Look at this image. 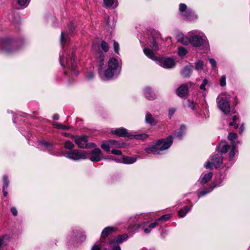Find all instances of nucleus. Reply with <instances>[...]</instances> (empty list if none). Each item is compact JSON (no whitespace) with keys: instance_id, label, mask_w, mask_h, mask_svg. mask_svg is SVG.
Wrapping results in <instances>:
<instances>
[{"instance_id":"c9c22d12","label":"nucleus","mask_w":250,"mask_h":250,"mask_svg":"<svg viewBox=\"0 0 250 250\" xmlns=\"http://www.w3.org/2000/svg\"><path fill=\"white\" fill-rule=\"evenodd\" d=\"M233 121L229 123V125L233 126L234 128L236 129L238 127V124H237V121L238 120V118L236 115H234L232 118Z\"/></svg>"},{"instance_id":"1a4fd4ad","label":"nucleus","mask_w":250,"mask_h":250,"mask_svg":"<svg viewBox=\"0 0 250 250\" xmlns=\"http://www.w3.org/2000/svg\"><path fill=\"white\" fill-rule=\"evenodd\" d=\"M62 155L74 161L85 159L89 157L88 154L83 150L74 149L72 151H62Z\"/></svg>"},{"instance_id":"4d7b16f0","label":"nucleus","mask_w":250,"mask_h":250,"mask_svg":"<svg viewBox=\"0 0 250 250\" xmlns=\"http://www.w3.org/2000/svg\"><path fill=\"white\" fill-rule=\"evenodd\" d=\"M3 195L6 197L8 193L5 190V189H3Z\"/></svg>"},{"instance_id":"f3484780","label":"nucleus","mask_w":250,"mask_h":250,"mask_svg":"<svg viewBox=\"0 0 250 250\" xmlns=\"http://www.w3.org/2000/svg\"><path fill=\"white\" fill-rule=\"evenodd\" d=\"M100 47L102 48V49L105 52H106L108 51L109 49V46L107 42H106L105 41H102L101 45H100L99 43H94L92 45V50L95 52V56H96V54L98 52H102L100 50Z\"/></svg>"},{"instance_id":"f8f14e48","label":"nucleus","mask_w":250,"mask_h":250,"mask_svg":"<svg viewBox=\"0 0 250 250\" xmlns=\"http://www.w3.org/2000/svg\"><path fill=\"white\" fill-rule=\"evenodd\" d=\"M127 238L126 234H123L118 236L116 240H112L109 243L111 250H121L119 244L122 243Z\"/></svg>"},{"instance_id":"a211bd4d","label":"nucleus","mask_w":250,"mask_h":250,"mask_svg":"<svg viewBox=\"0 0 250 250\" xmlns=\"http://www.w3.org/2000/svg\"><path fill=\"white\" fill-rule=\"evenodd\" d=\"M75 29L74 24L73 22H71L69 25V33L62 32L61 35V43L62 45L63 43L66 42L68 40V34L72 33Z\"/></svg>"},{"instance_id":"ea45409f","label":"nucleus","mask_w":250,"mask_h":250,"mask_svg":"<svg viewBox=\"0 0 250 250\" xmlns=\"http://www.w3.org/2000/svg\"><path fill=\"white\" fill-rule=\"evenodd\" d=\"M237 137V134L235 133L230 132L229 133L228 135V139L230 141L234 142L233 140L235 139H236Z\"/></svg>"},{"instance_id":"20e7f679","label":"nucleus","mask_w":250,"mask_h":250,"mask_svg":"<svg viewBox=\"0 0 250 250\" xmlns=\"http://www.w3.org/2000/svg\"><path fill=\"white\" fill-rule=\"evenodd\" d=\"M60 62L61 66L64 68L71 69L73 74L77 76L79 72L76 70L77 63L75 60V53L74 50L68 51H64L62 55L60 56Z\"/></svg>"},{"instance_id":"4c0bfd02","label":"nucleus","mask_w":250,"mask_h":250,"mask_svg":"<svg viewBox=\"0 0 250 250\" xmlns=\"http://www.w3.org/2000/svg\"><path fill=\"white\" fill-rule=\"evenodd\" d=\"M3 189H5L9 185V181L8 179V177L6 175H4L3 177Z\"/></svg>"},{"instance_id":"0eeeda50","label":"nucleus","mask_w":250,"mask_h":250,"mask_svg":"<svg viewBox=\"0 0 250 250\" xmlns=\"http://www.w3.org/2000/svg\"><path fill=\"white\" fill-rule=\"evenodd\" d=\"M230 98L229 94L224 93L220 94L216 99L218 107L226 114H228L230 112V108L229 103Z\"/></svg>"},{"instance_id":"5fc2aeb1","label":"nucleus","mask_w":250,"mask_h":250,"mask_svg":"<svg viewBox=\"0 0 250 250\" xmlns=\"http://www.w3.org/2000/svg\"><path fill=\"white\" fill-rule=\"evenodd\" d=\"M53 119L54 120H58L59 119V116L58 114H55L53 116Z\"/></svg>"},{"instance_id":"412c9836","label":"nucleus","mask_w":250,"mask_h":250,"mask_svg":"<svg viewBox=\"0 0 250 250\" xmlns=\"http://www.w3.org/2000/svg\"><path fill=\"white\" fill-rule=\"evenodd\" d=\"M230 146L226 142H221L216 148L217 150L222 154L226 153L229 149Z\"/></svg>"},{"instance_id":"f704fd0d","label":"nucleus","mask_w":250,"mask_h":250,"mask_svg":"<svg viewBox=\"0 0 250 250\" xmlns=\"http://www.w3.org/2000/svg\"><path fill=\"white\" fill-rule=\"evenodd\" d=\"M151 41L150 42L149 45L154 50H157L159 49V47L157 42L155 39L152 38L151 39Z\"/></svg>"},{"instance_id":"052dcab7","label":"nucleus","mask_w":250,"mask_h":250,"mask_svg":"<svg viewBox=\"0 0 250 250\" xmlns=\"http://www.w3.org/2000/svg\"><path fill=\"white\" fill-rule=\"evenodd\" d=\"M104 250H107V249H104Z\"/></svg>"},{"instance_id":"2f4dec72","label":"nucleus","mask_w":250,"mask_h":250,"mask_svg":"<svg viewBox=\"0 0 250 250\" xmlns=\"http://www.w3.org/2000/svg\"><path fill=\"white\" fill-rule=\"evenodd\" d=\"M64 147L67 149L70 150H72L74 148V145L73 143L70 142L69 140L66 141L64 143Z\"/></svg>"},{"instance_id":"8fccbe9b","label":"nucleus","mask_w":250,"mask_h":250,"mask_svg":"<svg viewBox=\"0 0 250 250\" xmlns=\"http://www.w3.org/2000/svg\"><path fill=\"white\" fill-rule=\"evenodd\" d=\"M175 111H176V109L174 108H171L169 109L168 115L170 118H171V116L174 114Z\"/></svg>"},{"instance_id":"de8ad7c7","label":"nucleus","mask_w":250,"mask_h":250,"mask_svg":"<svg viewBox=\"0 0 250 250\" xmlns=\"http://www.w3.org/2000/svg\"><path fill=\"white\" fill-rule=\"evenodd\" d=\"M208 61L211 64L212 67L214 68L216 66V62L214 59L209 58L208 59Z\"/></svg>"},{"instance_id":"49530a36","label":"nucleus","mask_w":250,"mask_h":250,"mask_svg":"<svg viewBox=\"0 0 250 250\" xmlns=\"http://www.w3.org/2000/svg\"><path fill=\"white\" fill-rule=\"evenodd\" d=\"M101 244H95L92 247L91 250H101Z\"/></svg>"},{"instance_id":"6ab92c4d","label":"nucleus","mask_w":250,"mask_h":250,"mask_svg":"<svg viewBox=\"0 0 250 250\" xmlns=\"http://www.w3.org/2000/svg\"><path fill=\"white\" fill-rule=\"evenodd\" d=\"M211 161L216 168L220 167L223 163V157L220 154H216L211 156Z\"/></svg>"},{"instance_id":"aec40b11","label":"nucleus","mask_w":250,"mask_h":250,"mask_svg":"<svg viewBox=\"0 0 250 250\" xmlns=\"http://www.w3.org/2000/svg\"><path fill=\"white\" fill-rule=\"evenodd\" d=\"M188 92V87L187 84H184L177 88L176 93L181 98L186 96Z\"/></svg>"},{"instance_id":"a878e982","label":"nucleus","mask_w":250,"mask_h":250,"mask_svg":"<svg viewBox=\"0 0 250 250\" xmlns=\"http://www.w3.org/2000/svg\"><path fill=\"white\" fill-rule=\"evenodd\" d=\"M212 175V172H208L204 174L202 177L200 178V183L202 184L207 183L211 179Z\"/></svg>"},{"instance_id":"c756f323","label":"nucleus","mask_w":250,"mask_h":250,"mask_svg":"<svg viewBox=\"0 0 250 250\" xmlns=\"http://www.w3.org/2000/svg\"><path fill=\"white\" fill-rule=\"evenodd\" d=\"M145 120L146 123L150 125H153L155 123L153 117L149 113H147L146 114Z\"/></svg>"},{"instance_id":"dca6fc26","label":"nucleus","mask_w":250,"mask_h":250,"mask_svg":"<svg viewBox=\"0 0 250 250\" xmlns=\"http://www.w3.org/2000/svg\"><path fill=\"white\" fill-rule=\"evenodd\" d=\"M87 137L86 136H77L75 138V143L79 147L81 148L94 147L95 145L94 143H91L90 146L87 143Z\"/></svg>"},{"instance_id":"473e14b6","label":"nucleus","mask_w":250,"mask_h":250,"mask_svg":"<svg viewBox=\"0 0 250 250\" xmlns=\"http://www.w3.org/2000/svg\"><path fill=\"white\" fill-rule=\"evenodd\" d=\"M171 217V214H165L164 215L162 216L161 217H160L158 219H156L157 223L159 224L160 221H166L168 220H169L170 217Z\"/></svg>"},{"instance_id":"ddd939ff","label":"nucleus","mask_w":250,"mask_h":250,"mask_svg":"<svg viewBox=\"0 0 250 250\" xmlns=\"http://www.w3.org/2000/svg\"><path fill=\"white\" fill-rule=\"evenodd\" d=\"M15 43L13 41L9 38L4 39L1 43V49L7 54H10L15 50L13 49Z\"/></svg>"},{"instance_id":"a19ab883","label":"nucleus","mask_w":250,"mask_h":250,"mask_svg":"<svg viewBox=\"0 0 250 250\" xmlns=\"http://www.w3.org/2000/svg\"><path fill=\"white\" fill-rule=\"evenodd\" d=\"M30 0H18V4L21 6H27Z\"/></svg>"},{"instance_id":"7c9ffc66","label":"nucleus","mask_w":250,"mask_h":250,"mask_svg":"<svg viewBox=\"0 0 250 250\" xmlns=\"http://www.w3.org/2000/svg\"><path fill=\"white\" fill-rule=\"evenodd\" d=\"M53 126L54 127L60 129H68L71 128L70 126H66L63 125L61 124H58L57 123H55L53 124Z\"/></svg>"},{"instance_id":"f03ea898","label":"nucleus","mask_w":250,"mask_h":250,"mask_svg":"<svg viewBox=\"0 0 250 250\" xmlns=\"http://www.w3.org/2000/svg\"><path fill=\"white\" fill-rule=\"evenodd\" d=\"M186 130V125H182L179 129L175 131L172 136L157 141L155 145L146 147L145 149V151L149 154H159L160 151L167 149L170 147L173 143V138L181 140Z\"/></svg>"},{"instance_id":"09e8293b","label":"nucleus","mask_w":250,"mask_h":250,"mask_svg":"<svg viewBox=\"0 0 250 250\" xmlns=\"http://www.w3.org/2000/svg\"><path fill=\"white\" fill-rule=\"evenodd\" d=\"M11 212L13 214V215L15 216H17L18 214V211L16 208L15 207H12L11 208Z\"/></svg>"},{"instance_id":"72a5a7b5","label":"nucleus","mask_w":250,"mask_h":250,"mask_svg":"<svg viewBox=\"0 0 250 250\" xmlns=\"http://www.w3.org/2000/svg\"><path fill=\"white\" fill-rule=\"evenodd\" d=\"M231 144L232 148L229 154L230 160L232 159L234 157L236 151V145L235 143L232 142Z\"/></svg>"},{"instance_id":"5701e85b","label":"nucleus","mask_w":250,"mask_h":250,"mask_svg":"<svg viewBox=\"0 0 250 250\" xmlns=\"http://www.w3.org/2000/svg\"><path fill=\"white\" fill-rule=\"evenodd\" d=\"M116 229L114 227H108L105 228L102 232L101 233V238L105 239L110 234L115 231Z\"/></svg>"},{"instance_id":"2eb2a0df","label":"nucleus","mask_w":250,"mask_h":250,"mask_svg":"<svg viewBox=\"0 0 250 250\" xmlns=\"http://www.w3.org/2000/svg\"><path fill=\"white\" fill-rule=\"evenodd\" d=\"M88 154L89 157L87 159L92 162H99L101 160L102 158V153L99 148H94L91 150Z\"/></svg>"},{"instance_id":"6e6d98bb","label":"nucleus","mask_w":250,"mask_h":250,"mask_svg":"<svg viewBox=\"0 0 250 250\" xmlns=\"http://www.w3.org/2000/svg\"><path fill=\"white\" fill-rule=\"evenodd\" d=\"M64 135L65 136H67V137H71V138L74 137V136L73 135H71L70 134L66 133H64Z\"/></svg>"},{"instance_id":"603ef678","label":"nucleus","mask_w":250,"mask_h":250,"mask_svg":"<svg viewBox=\"0 0 250 250\" xmlns=\"http://www.w3.org/2000/svg\"><path fill=\"white\" fill-rule=\"evenodd\" d=\"M244 130V124H242L239 128V133L241 134Z\"/></svg>"},{"instance_id":"f257e3e1","label":"nucleus","mask_w":250,"mask_h":250,"mask_svg":"<svg viewBox=\"0 0 250 250\" xmlns=\"http://www.w3.org/2000/svg\"><path fill=\"white\" fill-rule=\"evenodd\" d=\"M96 62L98 67V72L101 78L104 80H107L112 78L118 71L120 67L118 61L115 58H110L107 62L108 68L105 69V55L103 52H98L96 54Z\"/></svg>"},{"instance_id":"39448f33","label":"nucleus","mask_w":250,"mask_h":250,"mask_svg":"<svg viewBox=\"0 0 250 250\" xmlns=\"http://www.w3.org/2000/svg\"><path fill=\"white\" fill-rule=\"evenodd\" d=\"M144 54L149 59L155 61L157 64L166 69H171L174 67V60L169 57L159 58L154 56L153 52L149 49L145 48L143 49Z\"/></svg>"},{"instance_id":"6e6552de","label":"nucleus","mask_w":250,"mask_h":250,"mask_svg":"<svg viewBox=\"0 0 250 250\" xmlns=\"http://www.w3.org/2000/svg\"><path fill=\"white\" fill-rule=\"evenodd\" d=\"M140 215H136L134 217L133 221L136 222V223L133 225V226H129V228H131L132 227L134 228L135 230L140 229L142 230H143L145 233L148 234L151 232L152 229H154L157 225H159L156 220L153 223H151L148 226H147V221L143 222L141 224H140L139 223H137V222L140 218Z\"/></svg>"},{"instance_id":"3c124183","label":"nucleus","mask_w":250,"mask_h":250,"mask_svg":"<svg viewBox=\"0 0 250 250\" xmlns=\"http://www.w3.org/2000/svg\"><path fill=\"white\" fill-rule=\"evenodd\" d=\"M213 166L212 164V161H211V162H208L205 164V167L206 168H210L212 166Z\"/></svg>"},{"instance_id":"a18cd8bd","label":"nucleus","mask_w":250,"mask_h":250,"mask_svg":"<svg viewBox=\"0 0 250 250\" xmlns=\"http://www.w3.org/2000/svg\"><path fill=\"white\" fill-rule=\"evenodd\" d=\"M208 80L207 79H204L203 81V83L201 84L200 88L201 89L203 90H206L205 86L208 84Z\"/></svg>"},{"instance_id":"bf43d9fd","label":"nucleus","mask_w":250,"mask_h":250,"mask_svg":"<svg viewBox=\"0 0 250 250\" xmlns=\"http://www.w3.org/2000/svg\"><path fill=\"white\" fill-rule=\"evenodd\" d=\"M64 73L65 75L67 74V72L66 71H64Z\"/></svg>"},{"instance_id":"4468645a","label":"nucleus","mask_w":250,"mask_h":250,"mask_svg":"<svg viewBox=\"0 0 250 250\" xmlns=\"http://www.w3.org/2000/svg\"><path fill=\"white\" fill-rule=\"evenodd\" d=\"M120 157L117 158L112 157V160L115 161L117 163H122L125 164H132L136 162L137 158L136 157H129L125 155H120Z\"/></svg>"},{"instance_id":"9d476101","label":"nucleus","mask_w":250,"mask_h":250,"mask_svg":"<svg viewBox=\"0 0 250 250\" xmlns=\"http://www.w3.org/2000/svg\"><path fill=\"white\" fill-rule=\"evenodd\" d=\"M112 134L119 137H124L129 139L136 138L139 140H145L147 137L146 134H141L138 135L132 134L128 132L125 128H118L111 131Z\"/></svg>"},{"instance_id":"37998d69","label":"nucleus","mask_w":250,"mask_h":250,"mask_svg":"<svg viewBox=\"0 0 250 250\" xmlns=\"http://www.w3.org/2000/svg\"><path fill=\"white\" fill-rule=\"evenodd\" d=\"M226 78L225 75L222 76L219 81V84L221 86H224L226 84Z\"/></svg>"},{"instance_id":"79ce46f5","label":"nucleus","mask_w":250,"mask_h":250,"mask_svg":"<svg viewBox=\"0 0 250 250\" xmlns=\"http://www.w3.org/2000/svg\"><path fill=\"white\" fill-rule=\"evenodd\" d=\"M85 78L88 80H91L94 78V73L91 71H88L85 74Z\"/></svg>"},{"instance_id":"423d86ee","label":"nucleus","mask_w":250,"mask_h":250,"mask_svg":"<svg viewBox=\"0 0 250 250\" xmlns=\"http://www.w3.org/2000/svg\"><path fill=\"white\" fill-rule=\"evenodd\" d=\"M101 146V147L106 152L110 151L111 149V153L112 154L116 155H122V151L116 148L122 147L123 144H121L117 141L110 140L107 142H103Z\"/></svg>"},{"instance_id":"864d4df0","label":"nucleus","mask_w":250,"mask_h":250,"mask_svg":"<svg viewBox=\"0 0 250 250\" xmlns=\"http://www.w3.org/2000/svg\"><path fill=\"white\" fill-rule=\"evenodd\" d=\"M189 103H190V104L189 106L191 108V109L193 110L195 108V105L193 102H190V101H188Z\"/></svg>"},{"instance_id":"393cba45","label":"nucleus","mask_w":250,"mask_h":250,"mask_svg":"<svg viewBox=\"0 0 250 250\" xmlns=\"http://www.w3.org/2000/svg\"><path fill=\"white\" fill-rule=\"evenodd\" d=\"M40 143L49 152H51L55 148V146H54V145L52 144H51L50 142H47L46 141L42 140V141H40ZM50 153L52 154L51 152H50Z\"/></svg>"},{"instance_id":"b1692460","label":"nucleus","mask_w":250,"mask_h":250,"mask_svg":"<svg viewBox=\"0 0 250 250\" xmlns=\"http://www.w3.org/2000/svg\"><path fill=\"white\" fill-rule=\"evenodd\" d=\"M192 70L191 66H186L181 71V74L184 77H189L191 74Z\"/></svg>"},{"instance_id":"c85d7f7f","label":"nucleus","mask_w":250,"mask_h":250,"mask_svg":"<svg viewBox=\"0 0 250 250\" xmlns=\"http://www.w3.org/2000/svg\"><path fill=\"white\" fill-rule=\"evenodd\" d=\"M191 207H188L185 206L184 208L180 210L178 212V215L180 217H184L186 214L190 210Z\"/></svg>"},{"instance_id":"9b49d317","label":"nucleus","mask_w":250,"mask_h":250,"mask_svg":"<svg viewBox=\"0 0 250 250\" xmlns=\"http://www.w3.org/2000/svg\"><path fill=\"white\" fill-rule=\"evenodd\" d=\"M179 11L183 17L188 20H193L197 19V16L195 13L184 3L179 5Z\"/></svg>"},{"instance_id":"bb28decb","label":"nucleus","mask_w":250,"mask_h":250,"mask_svg":"<svg viewBox=\"0 0 250 250\" xmlns=\"http://www.w3.org/2000/svg\"><path fill=\"white\" fill-rule=\"evenodd\" d=\"M219 185H220V184H218L216 182L215 185L214 186H213V187L210 186L208 188L206 189V190L200 191L198 194V197L200 198V197L206 195L207 194L209 193L213 190V189L215 187H216V186H219Z\"/></svg>"},{"instance_id":"58836bf2","label":"nucleus","mask_w":250,"mask_h":250,"mask_svg":"<svg viewBox=\"0 0 250 250\" xmlns=\"http://www.w3.org/2000/svg\"><path fill=\"white\" fill-rule=\"evenodd\" d=\"M203 62L199 60L195 63V68L197 70H201L203 68Z\"/></svg>"},{"instance_id":"13d9d810","label":"nucleus","mask_w":250,"mask_h":250,"mask_svg":"<svg viewBox=\"0 0 250 250\" xmlns=\"http://www.w3.org/2000/svg\"><path fill=\"white\" fill-rule=\"evenodd\" d=\"M225 178V176H223V177L221 178V180L222 181Z\"/></svg>"},{"instance_id":"7ed1b4c3","label":"nucleus","mask_w":250,"mask_h":250,"mask_svg":"<svg viewBox=\"0 0 250 250\" xmlns=\"http://www.w3.org/2000/svg\"><path fill=\"white\" fill-rule=\"evenodd\" d=\"M177 41L184 45L189 44L193 46L199 47L208 43L205 34L198 30H193L188 33L187 36L179 33L176 36Z\"/></svg>"},{"instance_id":"e433bc0d","label":"nucleus","mask_w":250,"mask_h":250,"mask_svg":"<svg viewBox=\"0 0 250 250\" xmlns=\"http://www.w3.org/2000/svg\"><path fill=\"white\" fill-rule=\"evenodd\" d=\"M187 53H188V51L185 48L181 47H179L178 48L179 56H181V57L184 56L185 55H186Z\"/></svg>"},{"instance_id":"4be33fe9","label":"nucleus","mask_w":250,"mask_h":250,"mask_svg":"<svg viewBox=\"0 0 250 250\" xmlns=\"http://www.w3.org/2000/svg\"><path fill=\"white\" fill-rule=\"evenodd\" d=\"M144 94L146 97L149 100H153L156 98L155 94L150 87H147L144 89Z\"/></svg>"},{"instance_id":"cd10ccee","label":"nucleus","mask_w":250,"mask_h":250,"mask_svg":"<svg viewBox=\"0 0 250 250\" xmlns=\"http://www.w3.org/2000/svg\"><path fill=\"white\" fill-rule=\"evenodd\" d=\"M104 3L107 7H112L115 8L118 5L117 0H104Z\"/></svg>"},{"instance_id":"c03bdc74","label":"nucleus","mask_w":250,"mask_h":250,"mask_svg":"<svg viewBox=\"0 0 250 250\" xmlns=\"http://www.w3.org/2000/svg\"><path fill=\"white\" fill-rule=\"evenodd\" d=\"M114 50L116 53L118 54L119 51V43L114 41L113 43Z\"/></svg>"}]
</instances>
